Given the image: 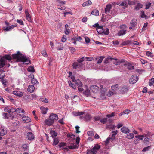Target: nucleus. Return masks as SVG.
Here are the masks:
<instances>
[{
	"mask_svg": "<svg viewBox=\"0 0 154 154\" xmlns=\"http://www.w3.org/2000/svg\"><path fill=\"white\" fill-rule=\"evenodd\" d=\"M12 57L13 58L17 59L18 62H26L27 63H28L30 61L26 56L23 55L19 52H18L16 54H13Z\"/></svg>",
	"mask_w": 154,
	"mask_h": 154,
	"instance_id": "f257e3e1",
	"label": "nucleus"
},
{
	"mask_svg": "<svg viewBox=\"0 0 154 154\" xmlns=\"http://www.w3.org/2000/svg\"><path fill=\"white\" fill-rule=\"evenodd\" d=\"M120 28L121 30L118 31L117 34L119 36H123L127 33L128 27L125 25L123 24L120 26Z\"/></svg>",
	"mask_w": 154,
	"mask_h": 154,
	"instance_id": "f03ea898",
	"label": "nucleus"
},
{
	"mask_svg": "<svg viewBox=\"0 0 154 154\" xmlns=\"http://www.w3.org/2000/svg\"><path fill=\"white\" fill-rule=\"evenodd\" d=\"M100 148V145L96 144L92 149L87 150V154H96Z\"/></svg>",
	"mask_w": 154,
	"mask_h": 154,
	"instance_id": "7ed1b4c3",
	"label": "nucleus"
},
{
	"mask_svg": "<svg viewBox=\"0 0 154 154\" xmlns=\"http://www.w3.org/2000/svg\"><path fill=\"white\" fill-rule=\"evenodd\" d=\"M70 144L71 145H70L64 148V149L66 150H68V149H77L79 146V145H77L76 144H75L72 143H70Z\"/></svg>",
	"mask_w": 154,
	"mask_h": 154,
	"instance_id": "20e7f679",
	"label": "nucleus"
},
{
	"mask_svg": "<svg viewBox=\"0 0 154 154\" xmlns=\"http://www.w3.org/2000/svg\"><path fill=\"white\" fill-rule=\"evenodd\" d=\"M138 78L137 76L133 75L130 79V82L131 84H133L135 83L138 80Z\"/></svg>",
	"mask_w": 154,
	"mask_h": 154,
	"instance_id": "39448f33",
	"label": "nucleus"
},
{
	"mask_svg": "<svg viewBox=\"0 0 154 154\" xmlns=\"http://www.w3.org/2000/svg\"><path fill=\"white\" fill-rule=\"evenodd\" d=\"M49 118L54 122L55 121L58 119V117L57 114L52 113L50 114Z\"/></svg>",
	"mask_w": 154,
	"mask_h": 154,
	"instance_id": "423d86ee",
	"label": "nucleus"
},
{
	"mask_svg": "<svg viewBox=\"0 0 154 154\" xmlns=\"http://www.w3.org/2000/svg\"><path fill=\"white\" fill-rule=\"evenodd\" d=\"M116 139V136L113 135L111 136V137H110L107 138L106 140L105 141V143L106 145H107L110 142V141L112 142L114 141Z\"/></svg>",
	"mask_w": 154,
	"mask_h": 154,
	"instance_id": "0eeeda50",
	"label": "nucleus"
},
{
	"mask_svg": "<svg viewBox=\"0 0 154 154\" xmlns=\"http://www.w3.org/2000/svg\"><path fill=\"white\" fill-rule=\"evenodd\" d=\"M27 137L28 140H31L34 139L35 136L32 133L29 132L27 134Z\"/></svg>",
	"mask_w": 154,
	"mask_h": 154,
	"instance_id": "6e6552de",
	"label": "nucleus"
},
{
	"mask_svg": "<svg viewBox=\"0 0 154 154\" xmlns=\"http://www.w3.org/2000/svg\"><path fill=\"white\" fill-rule=\"evenodd\" d=\"M0 140L2 139L1 136H2L5 135L7 133V131L6 130H5L4 129L2 128H0Z\"/></svg>",
	"mask_w": 154,
	"mask_h": 154,
	"instance_id": "1a4fd4ad",
	"label": "nucleus"
},
{
	"mask_svg": "<svg viewBox=\"0 0 154 154\" xmlns=\"http://www.w3.org/2000/svg\"><path fill=\"white\" fill-rule=\"evenodd\" d=\"M22 119L25 123L29 122L31 121V119L28 116H23L22 117Z\"/></svg>",
	"mask_w": 154,
	"mask_h": 154,
	"instance_id": "9d476101",
	"label": "nucleus"
},
{
	"mask_svg": "<svg viewBox=\"0 0 154 154\" xmlns=\"http://www.w3.org/2000/svg\"><path fill=\"white\" fill-rule=\"evenodd\" d=\"M121 131L124 133H128L130 132V130L128 128L125 126H123L121 128Z\"/></svg>",
	"mask_w": 154,
	"mask_h": 154,
	"instance_id": "9b49d317",
	"label": "nucleus"
},
{
	"mask_svg": "<svg viewBox=\"0 0 154 154\" xmlns=\"http://www.w3.org/2000/svg\"><path fill=\"white\" fill-rule=\"evenodd\" d=\"M13 94L19 97H21L23 96V93L20 91H13Z\"/></svg>",
	"mask_w": 154,
	"mask_h": 154,
	"instance_id": "f8f14e48",
	"label": "nucleus"
},
{
	"mask_svg": "<svg viewBox=\"0 0 154 154\" xmlns=\"http://www.w3.org/2000/svg\"><path fill=\"white\" fill-rule=\"evenodd\" d=\"M54 122L50 118L46 119L45 122V124L48 126L51 125Z\"/></svg>",
	"mask_w": 154,
	"mask_h": 154,
	"instance_id": "ddd939ff",
	"label": "nucleus"
},
{
	"mask_svg": "<svg viewBox=\"0 0 154 154\" xmlns=\"http://www.w3.org/2000/svg\"><path fill=\"white\" fill-rule=\"evenodd\" d=\"M85 114V113L82 112H73V114L75 116H80V118L82 119L83 117L82 116V115H83Z\"/></svg>",
	"mask_w": 154,
	"mask_h": 154,
	"instance_id": "4468645a",
	"label": "nucleus"
},
{
	"mask_svg": "<svg viewBox=\"0 0 154 154\" xmlns=\"http://www.w3.org/2000/svg\"><path fill=\"white\" fill-rule=\"evenodd\" d=\"M104 29L103 26H99L97 28V31L99 34H102L104 32Z\"/></svg>",
	"mask_w": 154,
	"mask_h": 154,
	"instance_id": "2eb2a0df",
	"label": "nucleus"
},
{
	"mask_svg": "<svg viewBox=\"0 0 154 154\" xmlns=\"http://www.w3.org/2000/svg\"><path fill=\"white\" fill-rule=\"evenodd\" d=\"M16 26L17 25H13L7 27L6 28H5L4 29L5 31H10Z\"/></svg>",
	"mask_w": 154,
	"mask_h": 154,
	"instance_id": "dca6fc26",
	"label": "nucleus"
},
{
	"mask_svg": "<svg viewBox=\"0 0 154 154\" xmlns=\"http://www.w3.org/2000/svg\"><path fill=\"white\" fill-rule=\"evenodd\" d=\"M112 6L110 4H107L105 9V12L106 14H108L110 12V10Z\"/></svg>",
	"mask_w": 154,
	"mask_h": 154,
	"instance_id": "f3484780",
	"label": "nucleus"
},
{
	"mask_svg": "<svg viewBox=\"0 0 154 154\" xmlns=\"http://www.w3.org/2000/svg\"><path fill=\"white\" fill-rule=\"evenodd\" d=\"M25 14L27 20L29 21H31L32 20L27 10H25Z\"/></svg>",
	"mask_w": 154,
	"mask_h": 154,
	"instance_id": "a211bd4d",
	"label": "nucleus"
},
{
	"mask_svg": "<svg viewBox=\"0 0 154 154\" xmlns=\"http://www.w3.org/2000/svg\"><path fill=\"white\" fill-rule=\"evenodd\" d=\"M7 63L4 60L3 58L0 59V68H2Z\"/></svg>",
	"mask_w": 154,
	"mask_h": 154,
	"instance_id": "6ab92c4d",
	"label": "nucleus"
},
{
	"mask_svg": "<svg viewBox=\"0 0 154 154\" xmlns=\"http://www.w3.org/2000/svg\"><path fill=\"white\" fill-rule=\"evenodd\" d=\"M2 58H3L4 60H5L6 63L7 62L6 60H11L12 59L11 57L9 55H5L3 56Z\"/></svg>",
	"mask_w": 154,
	"mask_h": 154,
	"instance_id": "aec40b11",
	"label": "nucleus"
},
{
	"mask_svg": "<svg viewBox=\"0 0 154 154\" xmlns=\"http://www.w3.org/2000/svg\"><path fill=\"white\" fill-rule=\"evenodd\" d=\"M113 59L114 58L108 57L107 58L105 59V60L104 61V62L105 64H106L110 63V61L113 60Z\"/></svg>",
	"mask_w": 154,
	"mask_h": 154,
	"instance_id": "412c9836",
	"label": "nucleus"
},
{
	"mask_svg": "<svg viewBox=\"0 0 154 154\" xmlns=\"http://www.w3.org/2000/svg\"><path fill=\"white\" fill-rule=\"evenodd\" d=\"M15 111L17 113H22L24 114L25 113L24 110L20 108H17Z\"/></svg>",
	"mask_w": 154,
	"mask_h": 154,
	"instance_id": "4be33fe9",
	"label": "nucleus"
},
{
	"mask_svg": "<svg viewBox=\"0 0 154 154\" xmlns=\"http://www.w3.org/2000/svg\"><path fill=\"white\" fill-rule=\"evenodd\" d=\"M124 66H127V68L129 70H132L134 69V66H132L130 63H128L124 64Z\"/></svg>",
	"mask_w": 154,
	"mask_h": 154,
	"instance_id": "5701e85b",
	"label": "nucleus"
},
{
	"mask_svg": "<svg viewBox=\"0 0 154 154\" xmlns=\"http://www.w3.org/2000/svg\"><path fill=\"white\" fill-rule=\"evenodd\" d=\"M35 89L34 86L33 85H30L28 87L27 90L28 91L32 93L34 91Z\"/></svg>",
	"mask_w": 154,
	"mask_h": 154,
	"instance_id": "b1692460",
	"label": "nucleus"
},
{
	"mask_svg": "<svg viewBox=\"0 0 154 154\" xmlns=\"http://www.w3.org/2000/svg\"><path fill=\"white\" fill-rule=\"evenodd\" d=\"M92 4L91 1L90 0H88L87 1L83 3L82 4V6L83 7L88 6L91 5Z\"/></svg>",
	"mask_w": 154,
	"mask_h": 154,
	"instance_id": "393cba45",
	"label": "nucleus"
},
{
	"mask_svg": "<svg viewBox=\"0 0 154 154\" xmlns=\"http://www.w3.org/2000/svg\"><path fill=\"white\" fill-rule=\"evenodd\" d=\"M40 109L41 110L42 113L43 114H46L48 109L47 108H45L43 107H40Z\"/></svg>",
	"mask_w": 154,
	"mask_h": 154,
	"instance_id": "a878e982",
	"label": "nucleus"
},
{
	"mask_svg": "<svg viewBox=\"0 0 154 154\" xmlns=\"http://www.w3.org/2000/svg\"><path fill=\"white\" fill-rule=\"evenodd\" d=\"M91 14L96 16H98L99 14V11L97 10L94 9L92 11Z\"/></svg>",
	"mask_w": 154,
	"mask_h": 154,
	"instance_id": "bb28decb",
	"label": "nucleus"
},
{
	"mask_svg": "<svg viewBox=\"0 0 154 154\" xmlns=\"http://www.w3.org/2000/svg\"><path fill=\"white\" fill-rule=\"evenodd\" d=\"M91 117L89 114H86L85 116L84 119L86 121H89L91 120Z\"/></svg>",
	"mask_w": 154,
	"mask_h": 154,
	"instance_id": "cd10ccee",
	"label": "nucleus"
},
{
	"mask_svg": "<svg viewBox=\"0 0 154 154\" xmlns=\"http://www.w3.org/2000/svg\"><path fill=\"white\" fill-rule=\"evenodd\" d=\"M124 62V60H118V61L113 62V63L114 64H115L116 65H120L121 63H122Z\"/></svg>",
	"mask_w": 154,
	"mask_h": 154,
	"instance_id": "c85d7f7f",
	"label": "nucleus"
},
{
	"mask_svg": "<svg viewBox=\"0 0 154 154\" xmlns=\"http://www.w3.org/2000/svg\"><path fill=\"white\" fill-rule=\"evenodd\" d=\"M23 98L26 101H30L32 99L30 98V96L26 94L23 97Z\"/></svg>",
	"mask_w": 154,
	"mask_h": 154,
	"instance_id": "c756f323",
	"label": "nucleus"
},
{
	"mask_svg": "<svg viewBox=\"0 0 154 154\" xmlns=\"http://www.w3.org/2000/svg\"><path fill=\"white\" fill-rule=\"evenodd\" d=\"M136 20L135 19H132L130 22V24L132 27L135 26L136 24Z\"/></svg>",
	"mask_w": 154,
	"mask_h": 154,
	"instance_id": "7c9ffc66",
	"label": "nucleus"
},
{
	"mask_svg": "<svg viewBox=\"0 0 154 154\" xmlns=\"http://www.w3.org/2000/svg\"><path fill=\"white\" fill-rule=\"evenodd\" d=\"M134 134L132 133H129L127 135L126 137L128 139H132L134 138Z\"/></svg>",
	"mask_w": 154,
	"mask_h": 154,
	"instance_id": "2f4dec72",
	"label": "nucleus"
},
{
	"mask_svg": "<svg viewBox=\"0 0 154 154\" xmlns=\"http://www.w3.org/2000/svg\"><path fill=\"white\" fill-rule=\"evenodd\" d=\"M74 82L79 87L82 86V85L81 82L79 80H75Z\"/></svg>",
	"mask_w": 154,
	"mask_h": 154,
	"instance_id": "473e14b6",
	"label": "nucleus"
},
{
	"mask_svg": "<svg viewBox=\"0 0 154 154\" xmlns=\"http://www.w3.org/2000/svg\"><path fill=\"white\" fill-rule=\"evenodd\" d=\"M142 7V5L140 3H138L135 7V9L136 10H138Z\"/></svg>",
	"mask_w": 154,
	"mask_h": 154,
	"instance_id": "72a5a7b5",
	"label": "nucleus"
},
{
	"mask_svg": "<svg viewBox=\"0 0 154 154\" xmlns=\"http://www.w3.org/2000/svg\"><path fill=\"white\" fill-rule=\"evenodd\" d=\"M50 134L53 138H54L56 137L57 134V132H55L54 131L52 130L50 131Z\"/></svg>",
	"mask_w": 154,
	"mask_h": 154,
	"instance_id": "f704fd0d",
	"label": "nucleus"
},
{
	"mask_svg": "<svg viewBox=\"0 0 154 154\" xmlns=\"http://www.w3.org/2000/svg\"><path fill=\"white\" fill-rule=\"evenodd\" d=\"M127 1L128 2V4L131 5H134L135 4L136 2V1L135 0L133 1L128 0Z\"/></svg>",
	"mask_w": 154,
	"mask_h": 154,
	"instance_id": "c9c22d12",
	"label": "nucleus"
},
{
	"mask_svg": "<svg viewBox=\"0 0 154 154\" xmlns=\"http://www.w3.org/2000/svg\"><path fill=\"white\" fill-rule=\"evenodd\" d=\"M27 70L28 72H35L34 67L32 66H29V67L28 68Z\"/></svg>",
	"mask_w": 154,
	"mask_h": 154,
	"instance_id": "e433bc0d",
	"label": "nucleus"
},
{
	"mask_svg": "<svg viewBox=\"0 0 154 154\" xmlns=\"http://www.w3.org/2000/svg\"><path fill=\"white\" fill-rule=\"evenodd\" d=\"M117 14L116 10L115 9H113L111 11V13L110 14V16L112 17L116 16Z\"/></svg>",
	"mask_w": 154,
	"mask_h": 154,
	"instance_id": "4c0bfd02",
	"label": "nucleus"
},
{
	"mask_svg": "<svg viewBox=\"0 0 154 154\" xmlns=\"http://www.w3.org/2000/svg\"><path fill=\"white\" fill-rule=\"evenodd\" d=\"M104 57L103 56H100V57H97V59L98 60H98L97 62V63L98 64L100 63H101L104 58Z\"/></svg>",
	"mask_w": 154,
	"mask_h": 154,
	"instance_id": "58836bf2",
	"label": "nucleus"
},
{
	"mask_svg": "<svg viewBox=\"0 0 154 154\" xmlns=\"http://www.w3.org/2000/svg\"><path fill=\"white\" fill-rule=\"evenodd\" d=\"M127 0L124 1L122 2H121V6H124L125 7H127L128 6V5L127 4Z\"/></svg>",
	"mask_w": 154,
	"mask_h": 154,
	"instance_id": "ea45409f",
	"label": "nucleus"
},
{
	"mask_svg": "<svg viewBox=\"0 0 154 154\" xmlns=\"http://www.w3.org/2000/svg\"><path fill=\"white\" fill-rule=\"evenodd\" d=\"M149 85L150 86L154 84V78H152L149 81Z\"/></svg>",
	"mask_w": 154,
	"mask_h": 154,
	"instance_id": "a19ab883",
	"label": "nucleus"
},
{
	"mask_svg": "<svg viewBox=\"0 0 154 154\" xmlns=\"http://www.w3.org/2000/svg\"><path fill=\"white\" fill-rule=\"evenodd\" d=\"M146 55L148 57H150L151 58L153 57L154 56L153 54L149 51H146Z\"/></svg>",
	"mask_w": 154,
	"mask_h": 154,
	"instance_id": "79ce46f5",
	"label": "nucleus"
},
{
	"mask_svg": "<svg viewBox=\"0 0 154 154\" xmlns=\"http://www.w3.org/2000/svg\"><path fill=\"white\" fill-rule=\"evenodd\" d=\"M109 33V29L108 28H106L104 29L103 34L106 35H108Z\"/></svg>",
	"mask_w": 154,
	"mask_h": 154,
	"instance_id": "37998d69",
	"label": "nucleus"
},
{
	"mask_svg": "<svg viewBox=\"0 0 154 154\" xmlns=\"http://www.w3.org/2000/svg\"><path fill=\"white\" fill-rule=\"evenodd\" d=\"M131 42V41L127 40L123 42L121 44L122 45H127L130 44Z\"/></svg>",
	"mask_w": 154,
	"mask_h": 154,
	"instance_id": "c03bdc74",
	"label": "nucleus"
},
{
	"mask_svg": "<svg viewBox=\"0 0 154 154\" xmlns=\"http://www.w3.org/2000/svg\"><path fill=\"white\" fill-rule=\"evenodd\" d=\"M79 65V64L77 62H74L72 64V66L74 69H76Z\"/></svg>",
	"mask_w": 154,
	"mask_h": 154,
	"instance_id": "a18cd8bd",
	"label": "nucleus"
},
{
	"mask_svg": "<svg viewBox=\"0 0 154 154\" xmlns=\"http://www.w3.org/2000/svg\"><path fill=\"white\" fill-rule=\"evenodd\" d=\"M59 143V139L57 138H55L54 139V145H56Z\"/></svg>",
	"mask_w": 154,
	"mask_h": 154,
	"instance_id": "49530a36",
	"label": "nucleus"
},
{
	"mask_svg": "<svg viewBox=\"0 0 154 154\" xmlns=\"http://www.w3.org/2000/svg\"><path fill=\"white\" fill-rule=\"evenodd\" d=\"M68 83L70 86L72 87V88H73L74 89H75L76 88V87L75 85L73 84L70 81H69L68 82Z\"/></svg>",
	"mask_w": 154,
	"mask_h": 154,
	"instance_id": "de8ad7c7",
	"label": "nucleus"
},
{
	"mask_svg": "<svg viewBox=\"0 0 154 154\" xmlns=\"http://www.w3.org/2000/svg\"><path fill=\"white\" fill-rule=\"evenodd\" d=\"M118 87V85L116 84L112 86L111 89L112 90L116 91L117 90Z\"/></svg>",
	"mask_w": 154,
	"mask_h": 154,
	"instance_id": "09e8293b",
	"label": "nucleus"
},
{
	"mask_svg": "<svg viewBox=\"0 0 154 154\" xmlns=\"http://www.w3.org/2000/svg\"><path fill=\"white\" fill-rule=\"evenodd\" d=\"M84 94L85 95H87V96H88L90 94V90L88 89H87L85 91Z\"/></svg>",
	"mask_w": 154,
	"mask_h": 154,
	"instance_id": "8fccbe9b",
	"label": "nucleus"
},
{
	"mask_svg": "<svg viewBox=\"0 0 154 154\" xmlns=\"http://www.w3.org/2000/svg\"><path fill=\"white\" fill-rule=\"evenodd\" d=\"M31 83L32 84H35L38 83V82L36 79L33 78L31 80Z\"/></svg>",
	"mask_w": 154,
	"mask_h": 154,
	"instance_id": "3c124183",
	"label": "nucleus"
},
{
	"mask_svg": "<svg viewBox=\"0 0 154 154\" xmlns=\"http://www.w3.org/2000/svg\"><path fill=\"white\" fill-rule=\"evenodd\" d=\"M148 26V23L147 22L145 23L144 26L142 29V31H145L146 29V28Z\"/></svg>",
	"mask_w": 154,
	"mask_h": 154,
	"instance_id": "603ef678",
	"label": "nucleus"
},
{
	"mask_svg": "<svg viewBox=\"0 0 154 154\" xmlns=\"http://www.w3.org/2000/svg\"><path fill=\"white\" fill-rule=\"evenodd\" d=\"M144 137V136L143 135H139L137 136H135V137L138 138L139 140H142L143 139Z\"/></svg>",
	"mask_w": 154,
	"mask_h": 154,
	"instance_id": "864d4df0",
	"label": "nucleus"
},
{
	"mask_svg": "<svg viewBox=\"0 0 154 154\" xmlns=\"http://www.w3.org/2000/svg\"><path fill=\"white\" fill-rule=\"evenodd\" d=\"M42 55L44 57H48V55L47 54V53L45 50H43L42 52Z\"/></svg>",
	"mask_w": 154,
	"mask_h": 154,
	"instance_id": "5fc2aeb1",
	"label": "nucleus"
},
{
	"mask_svg": "<svg viewBox=\"0 0 154 154\" xmlns=\"http://www.w3.org/2000/svg\"><path fill=\"white\" fill-rule=\"evenodd\" d=\"M107 121V118H104L103 119H101L100 120V122L103 124L105 123Z\"/></svg>",
	"mask_w": 154,
	"mask_h": 154,
	"instance_id": "6e6d98bb",
	"label": "nucleus"
},
{
	"mask_svg": "<svg viewBox=\"0 0 154 154\" xmlns=\"http://www.w3.org/2000/svg\"><path fill=\"white\" fill-rule=\"evenodd\" d=\"M4 111L5 112H7L9 113L11 112V109L8 106L5 108Z\"/></svg>",
	"mask_w": 154,
	"mask_h": 154,
	"instance_id": "4d7b16f0",
	"label": "nucleus"
},
{
	"mask_svg": "<svg viewBox=\"0 0 154 154\" xmlns=\"http://www.w3.org/2000/svg\"><path fill=\"white\" fill-rule=\"evenodd\" d=\"M70 29L68 28L65 29V33L66 35H68L70 33Z\"/></svg>",
	"mask_w": 154,
	"mask_h": 154,
	"instance_id": "13d9d810",
	"label": "nucleus"
},
{
	"mask_svg": "<svg viewBox=\"0 0 154 154\" xmlns=\"http://www.w3.org/2000/svg\"><path fill=\"white\" fill-rule=\"evenodd\" d=\"M17 22L21 25H24L23 22L22 20L17 19Z\"/></svg>",
	"mask_w": 154,
	"mask_h": 154,
	"instance_id": "bf43d9fd",
	"label": "nucleus"
},
{
	"mask_svg": "<svg viewBox=\"0 0 154 154\" xmlns=\"http://www.w3.org/2000/svg\"><path fill=\"white\" fill-rule=\"evenodd\" d=\"M41 100L42 102L46 103L48 102V100L45 98H41Z\"/></svg>",
	"mask_w": 154,
	"mask_h": 154,
	"instance_id": "052dcab7",
	"label": "nucleus"
},
{
	"mask_svg": "<svg viewBox=\"0 0 154 154\" xmlns=\"http://www.w3.org/2000/svg\"><path fill=\"white\" fill-rule=\"evenodd\" d=\"M58 3V4L59 5H63L65 4L66 3L65 1H58V2H57Z\"/></svg>",
	"mask_w": 154,
	"mask_h": 154,
	"instance_id": "680f3d73",
	"label": "nucleus"
},
{
	"mask_svg": "<svg viewBox=\"0 0 154 154\" xmlns=\"http://www.w3.org/2000/svg\"><path fill=\"white\" fill-rule=\"evenodd\" d=\"M118 133V131L117 130L116 131H112L111 132L112 135L116 136V135Z\"/></svg>",
	"mask_w": 154,
	"mask_h": 154,
	"instance_id": "e2e57ef3",
	"label": "nucleus"
},
{
	"mask_svg": "<svg viewBox=\"0 0 154 154\" xmlns=\"http://www.w3.org/2000/svg\"><path fill=\"white\" fill-rule=\"evenodd\" d=\"M115 115V112H113L111 114H108L106 115V116L109 118L114 116Z\"/></svg>",
	"mask_w": 154,
	"mask_h": 154,
	"instance_id": "0e129e2a",
	"label": "nucleus"
},
{
	"mask_svg": "<svg viewBox=\"0 0 154 154\" xmlns=\"http://www.w3.org/2000/svg\"><path fill=\"white\" fill-rule=\"evenodd\" d=\"M128 89L126 87H124L122 88L121 89V91L122 93H125L127 92Z\"/></svg>",
	"mask_w": 154,
	"mask_h": 154,
	"instance_id": "69168bd1",
	"label": "nucleus"
},
{
	"mask_svg": "<svg viewBox=\"0 0 154 154\" xmlns=\"http://www.w3.org/2000/svg\"><path fill=\"white\" fill-rule=\"evenodd\" d=\"M87 134L89 136H92L94 135V133L92 131H88L87 132Z\"/></svg>",
	"mask_w": 154,
	"mask_h": 154,
	"instance_id": "338daca9",
	"label": "nucleus"
},
{
	"mask_svg": "<svg viewBox=\"0 0 154 154\" xmlns=\"http://www.w3.org/2000/svg\"><path fill=\"white\" fill-rule=\"evenodd\" d=\"M22 147L23 148V150L24 151H26L28 150V146L26 144H24L23 145Z\"/></svg>",
	"mask_w": 154,
	"mask_h": 154,
	"instance_id": "774afa93",
	"label": "nucleus"
}]
</instances>
